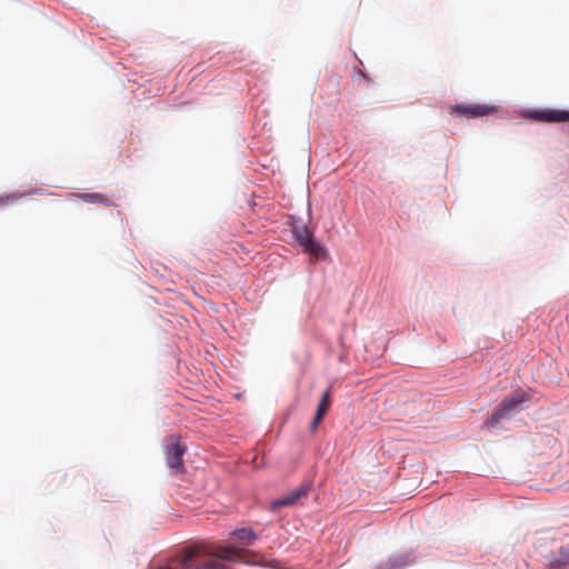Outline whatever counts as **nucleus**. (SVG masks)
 <instances>
[{
    "mask_svg": "<svg viewBox=\"0 0 569 569\" xmlns=\"http://www.w3.org/2000/svg\"><path fill=\"white\" fill-rule=\"evenodd\" d=\"M295 239L302 247L303 251L310 256L313 261L325 260L328 256L327 249L316 241L312 232L306 227H296L293 230Z\"/></svg>",
    "mask_w": 569,
    "mask_h": 569,
    "instance_id": "1",
    "label": "nucleus"
},
{
    "mask_svg": "<svg viewBox=\"0 0 569 569\" xmlns=\"http://www.w3.org/2000/svg\"><path fill=\"white\" fill-rule=\"evenodd\" d=\"M528 400V395L525 391L516 390L501 401L499 407L492 412L488 423L493 427L501 419L511 417L518 411L519 406Z\"/></svg>",
    "mask_w": 569,
    "mask_h": 569,
    "instance_id": "2",
    "label": "nucleus"
},
{
    "mask_svg": "<svg viewBox=\"0 0 569 569\" xmlns=\"http://www.w3.org/2000/svg\"><path fill=\"white\" fill-rule=\"evenodd\" d=\"M497 112V107L489 104H456L450 113L467 119L488 117Z\"/></svg>",
    "mask_w": 569,
    "mask_h": 569,
    "instance_id": "3",
    "label": "nucleus"
},
{
    "mask_svg": "<svg viewBox=\"0 0 569 569\" xmlns=\"http://www.w3.org/2000/svg\"><path fill=\"white\" fill-rule=\"evenodd\" d=\"M186 448L181 446L177 436H171L166 442V460L169 468L180 470L182 468V457Z\"/></svg>",
    "mask_w": 569,
    "mask_h": 569,
    "instance_id": "4",
    "label": "nucleus"
},
{
    "mask_svg": "<svg viewBox=\"0 0 569 569\" xmlns=\"http://www.w3.org/2000/svg\"><path fill=\"white\" fill-rule=\"evenodd\" d=\"M530 118L539 122H569V110L541 109L530 112Z\"/></svg>",
    "mask_w": 569,
    "mask_h": 569,
    "instance_id": "5",
    "label": "nucleus"
},
{
    "mask_svg": "<svg viewBox=\"0 0 569 569\" xmlns=\"http://www.w3.org/2000/svg\"><path fill=\"white\" fill-rule=\"evenodd\" d=\"M309 490H310V486L309 485H302V486L293 489L292 491L283 495L281 498L272 501L271 508L273 510H277V509L282 508V507L293 506L302 497H306L308 495Z\"/></svg>",
    "mask_w": 569,
    "mask_h": 569,
    "instance_id": "6",
    "label": "nucleus"
},
{
    "mask_svg": "<svg viewBox=\"0 0 569 569\" xmlns=\"http://www.w3.org/2000/svg\"><path fill=\"white\" fill-rule=\"evenodd\" d=\"M257 538L258 536L250 528H241L231 532V539L242 546L251 545Z\"/></svg>",
    "mask_w": 569,
    "mask_h": 569,
    "instance_id": "7",
    "label": "nucleus"
},
{
    "mask_svg": "<svg viewBox=\"0 0 569 569\" xmlns=\"http://www.w3.org/2000/svg\"><path fill=\"white\" fill-rule=\"evenodd\" d=\"M74 197L81 199L88 203H102L106 206H113V203L109 200L107 196L99 192H84V193H74Z\"/></svg>",
    "mask_w": 569,
    "mask_h": 569,
    "instance_id": "8",
    "label": "nucleus"
},
{
    "mask_svg": "<svg viewBox=\"0 0 569 569\" xmlns=\"http://www.w3.org/2000/svg\"><path fill=\"white\" fill-rule=\"evenodd\" d=\"M330 390L328 389L323 395L322 398L318 405L317 412L320 415H326L330 407Z\"/></svg>",
    "mask_w": 569,
    "mask_h": 569,
    "instance_id": "9",
    "label": "nucleus"
},
{
    "mask_svg": "<svg viewBox=\"0 0 569 569\" xmlns=\"http://www.w3.org/2000/svg\"><path fill=\"white\" fill-rule=\"evenodd\" d=\"M26 193L13 192L7 196H0V206H8L24 197Z\"/></svg>",
    "mask_w": 569,
    "mask_h": 569,
    "instance_id": "10",
    "label": "nucleus"
},
{
    "mask_svg": "<svg viewBox=\"0 0 569 569\" xmlns=\"http://www.w3.org/2000/svg\"><path fill=\"white\" fill-rule=\"evenodd\" d=\"M560 556H561L562 562L566 565H569V545L565 546L560 549Z\"/></svg>",
    "mask_w": 569,
    "mask_h": 569,
    "instance_id": "11",
    "label": "nucleus"
},
{
    "mask_svg": "<svg viewBox=\"0 0 569 569\" xmlns=\"http://www.w3.org/2000/svg\"><path fill=\"white\" fill-rule=\"evenodd\" d=\"M325 417V415H320L319 412H316V416L311 422V428L312 429H316L318 427V425L320 423V421L322 420V418Z\"/></svg>",
    "mask_w": 569,
    "mask_h": 569,
    "instance_id": "12",
    "label": "nucleus"
}]
</instances>
